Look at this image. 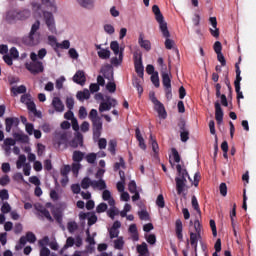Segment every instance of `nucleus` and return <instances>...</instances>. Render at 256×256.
I'll return each mask as SVG.
<instances>
[{
	"label": "nucleus",
	"mask_w": 256,
	"mask_h": 256,
	"mask_svg": "<svg viewBox=\"0 0 256 256\" xmlns=\"http://www.w3.org/2000/svg\"><path fill=\"white\" fill-rule=\"evenodd\" d=\"M37 211L40 212V214L42 215V217H45L46 219H48L50 221V223H53V217L51 216V213H49V210H47V208L43 207V206H37L36 207Z\"/></svg>",
	"instance_id": "22"
},
{
	"label": "nucleus",
	"mask_w": 256,
	"mask_h": 256,
	"mask_svg": "<svg viewBox=\"0 0 256 256\" xmlns=\"http://www.w3.org/2000/svg\"><path fill=\"white\" fill-rule=\"evenodd\" d=\"M92 188L99 189V191H103L104 189H107V184L105 183V180H103V179H100L98 181L93 180Z\"/></svg>",
	"instance_id": "27"
},
{
	"label": "nucleus",
	"mask_w": 256,
	"mask_h": 256,
	"mask_svg": "<svg viewBox=\"0 0 256 256\" xmlns=\"http://www.w3.org/2000/svg\"><path fill=\"white\" fill-rule=\"evenodd\" d=\"M25 161H27V157L25 155H20L16 162L17 169H21V167L25 165Z\"/></svg>",
	"instance_id": "49"
},
{
	"label": "nucleus",
	"mask_w": 256,
	"mask_h": 256,
	"mask_svg": "<svg viewBox=\"0 0 256 256\" xmlns=\"http://www.w3.org/2000/svg\"><path fill=\"white\" fill-rule=\"evenodd\" d=\"M52 215L57 223L61 224L63 222V214L59 210H53Z\"/></svg>",
	"instance_id": "40"
},
{
	"label": "nucleus",
	"mask_w": 256,
	"mask_h": 256,
	"mask_svg": "<svg viewBox=\"0 0 256 256\" xmlns=\"http://www.w3.org/2000/svg\"><path fill=\"white\" fill-rule=\"evenodd\" d=\"M178 176L175 178L176 181V191L178 195H181L185 189H187V178L189 181H192L191 176H189V173L186 169H183L180 164L176 166Z\"/></svg>",
	"instance_id": "2"
},
{
	"label": "nucleus",
	"mask_w": 256,
	"mask_h": 256,
	"mask_svg": "<svg viewBox=\"0 0 256 256\" xmlns=\"http://www.w3.org/2000/svg\"><path fill=\"white\" fill-rule=\"evenodd\" d=\"M1 211L4 214L11 213V205L8 202H3Z\"/></svg>",
	"instance_id": "57"
},
{
	"label": "nucleus",
	"mask_w": 256,
	"mask_h": 256,
	"mask_svg": "<svg viewBox=\"0 0 256 256\" xmlns=\"http://www.w3.org/2000/svg\"><path fill=\"white\" fill-rule=\"evenodd\" d=\"M137 252L139 253V255H147L149 253V248H147V243L143 242L141 245H138Z\"/></svg>",
	"instance_id": "32"
},
{
	"label": "nucleus",
	"mask_w": 256,
	"mask_h": 256,
	"mask_svg": "<svg viewBox=\"0 0 256 256\" xmlns=\"http://www.w3.org/2000/svg\"><path fill=\"white\" fill-rule=\"evenodd\" d=\"M39 29H41V21L36 20L32 26L28 36L24 39V43L26 45H39L41 43V33H39Z\"/></svg>",
	"instance_id": "3"
},
{
	"label": "nucleus",
	"mask_w": 256,
	"mask_h": 256,
	"mask_svg": "<svg viewBox=\"0 0 256 256\" xmlns=\"http://www.w3.org/2000/svg\"><path fill=\"white\" fill-rule=\"evenodd\" d=\"M79 118L86 119L87 118V109L85 107H80L79 109Z\"/></svg>",
	"instance_id": "63"
},
{
	"label": "nucleus",
	"mask_w": 256,
	"mask_h": 256,
	"mask_svg": "<svg viewBox=\"0 0 256 256\" xmlns=\"http://www.w3.org/2000/svg\"><path fill=\"white\" fill-rule=\"evenodd\" d=\"M17 15L18 14L15 11H9L6 14V20L11 23V21H14V19H16Z\"/></svg>",
	"instance_id": "55"
},
{
	"label": "nucleus",
	"mask_w": 256,
	"mask_h": 256,
	"mask_svg": "<svg viewBox=\"0 0 256 256\" xmlns=\"http://www.w3.org/2000/svg\"><path fill=\"white\" fill-rule=\"evenodd\" d=\"M49 41L55 43L56 47H60V49H69L71 47V42L69 40H64L62 43H57V39L54 36L48 37Z\"/></svg>",
	"instance_id": "18"
},
{
	"label": "nucleus",
	"mask_w": 256,
	"mask_h": 256,
	"mask_svg": "<svg viewBox=\"0 0 256 256\" xmlns=\"http://www.w3.org/2000/svg\"><path fill=\"white\" fill-rule=\"evenodd\" d=\"M30 59L32 62L25 64L26 69L30 71L32 75H39V73H43V62L37 60V54L35 52L30 54Z\"/></svg>",
	"instance_id": "5"
},
{
	"label": "nucleus",
	"mask_w": 256,
	"mask_h": 256,
	"mask_svg": "<svg viewBox=\"0 0 256 256\" xmlns=\"http://www.w3.org/2000/svg\"><path fill=\"white\" fill-rule=\"evenodd\" d=\"M136 139L139 142L140 149H147V144H145V139L143 138V135H141V130L139 128H136L135 130Z\"/></svg>",
	"instance_id": "20"
},
{
	"label": "nucleus",
	"mask_w": 256,
	"mask_h": 256,
	"mask_svg": "<svg viewBox=\"0 0 256 256\" xmlns=\"http://www.w3.org/2000/svg\"><path fill=\"white\" fill-rule=\"evenodd\" d=\"M26 91H27V88L23 85L12 88V93H14V95H19L21 93H26Z\"/></svg>",
	"instance_id": "44"
},
{
	"label": "nucleus",
	"mask_w": 256,
	"mask_h": 256,
	"mask_svg": "<svg viewBox=\"0 0 256 256\" xmlns=\"http://www.w3.org/2000/svg\"><path fill=\"white\" fill-rule=\"evenodd\" d=\"M5 123L7 133H11L13 125H19V118H6Z\"/></svg>",
	"instance_id": "24"
},
{
	"label": "nucleus",
	"mask_w": 256,
	"mask_h": 256,
	"mask_svg": "<svg viewBox=\"0 0 256 256\" xmlns=\"http://www.w3.org/2000/svg\"><path fill=\"white\" fill-rule=\"evenodd\" d=\"M129 232L132 233V237L134 241H139V234L137 233V225L131 224L129 227Z\"/></svg>",
	"instance_id": "36"
},
{
	"label": "nucleus",
	"mask_w": 256,
	"mask_h": 256,
	"mask_svg": "<svg viewBox=\"0 0 256 256\" xmlns=\"http://www.w3.org/2000/svg\"><path fill=\"white\" fill-rule=\"evenodd\" d=\"M158 64L161 67L160 73H161L162 79H163V75H167V77H171V72L170 70L167 71V65H165L162 57L158 58Z\"/></svg>",
	"instance_id": "23"
},
{
	"label": "nucleus",
	"mask_w": 256,
	"mask_h": 256,
	"mask_svg": "<svg viewBox=\"0 0 256 256\" xmlns=\"http://www.w3.org/2000/svg\"><path fill=\"white\" fill-rule=\"evenodd\" d=\"M83 157H85V154L81 151H74L73 152V161L74 163H81L83 161Z\"/></svg>",
	"instance_id": "34"
},
{
	"label": "nucleus",
	"mask_w": 256,
	"mask_h": 256,
	"mask_svg": "<svg viewBox=\"0 0 256 256\" xmlns=\"http://www.w3.org/2000/svg\"><path fill=\"white\" fill-rule=\"evenodd\" d=\"M105 101L108 102V105L111 107H117V101L114 98H111L110 96H106Z\"/></svg>",
	"instance_id": "62"
},
{
	"label": "nucleus",
	"mask_w": 256,
	"mask_h": 256,
	"mask_svg": "<svg viewBox=\"0 0 256 256\" xmlns=\"http://www.w3.org/2000/svg\"><path fill=\"white\" fill-rule=\"evenodd\" d=\"M9 183H11V178H9L8 175H4L3 177L0 178V185L2 187L9 185Z\"/></svg>",
	"instance_id": "54"
},
{
	"label": "nucleus",
	"mask_w": 256,
	"mask_h": 256,
	"mask_svg": "<svg viewBox=\"0 0 256 256\" xmlns=\"http://www.w3.org/2000/svg\"><path fill=\"white\" fill-rule=\"evenodd\" d=\"M110 49L113 50L114 55H119L118 58L114 57L111 59L112 65H121L123 63V49L119 48V42L118 41H112L110 44Z\"/></svg>",
	"instance_id": "6"
},
{
	"label": "nucleus",
	"mask_w": 256,
	"mask_h": 256,
	"mask_svg": "<svg viewBox=\"0 0 256 256\" xmlns=\"http://www.w3.org/2000/svg\"><path fill=\"white\" fill-rule=\"evenodd\" d=\"M146 241L150 245H155V243H157V237L155 236V234H149L148 236H146Z\"/></svg>",
	"instance_id": "56"
},
{
	"label": "nucleus",
	"mask_w": 256,
	"mask_h": 256,
	"mask_svg": "<svg viewBox=\"0 0 256 256\" xmlns=\"http://www.w3.org/2000/svg\"><path fill=\"white\" fill-rule=\"evenodd\" d=\"M28 243H35L37 241V237L34 235L33 232H27L26 236H22L20 238V245H26Z\"/></svg>",
	"instance_id": "15"
},
{
	"label": "nucleus",
	"mask_w": 256,
	"mask_h": 256,
	"mask_svg": "<svg viewBox=\"0 0 256 256\" xmlns=\"http://www.w3.org/2000/svg\"><path fill=\"white\" fill-rule=\"evenodd\" d=\"M115 149H117V141L110 140L108 143V151H110L112 155H115Z\"/></svg>",
	"instance_id": "45"
},
{
	"label": "nucleus",
	"mask_w": 256,
	"mask_h": 256,
	"mask_svg": "<svg viewBox=\"0 0 256 256\" xmlns=\"http://www.w3.org/2000/svg\"><path fill=\"white\" fill-rule=\"evenodd\" d=\"M214 107H215V119L218 125H221L223 123V108H221V103H219V101H216L214 104Z\"/></svg>",
	"instance_id": "14"
},
{
	"label": "nucleus",
	"mask_w": 256,
	"mask_h": 256,
	"mask_svg": "<svg viewBox=\"0 0 256 256\" xmlns=\"http://www.w3.org/2000/svg\"><path fill=\"white\" fill-rule=\"evenodd\" d=\"M98 57H100V59H109V57H111V51L107 49H101L98 51Z\"/></svg>",
	"instance_id": "39"
},
{
	"label": "nucleus",
	"mask_w": 256,
	"mask_h": 256,
	"mask_svg": "<svg viewBox=\"0 0 256 256\" xmlns=\"http://www.w3.org/2000/svg\"><path fill=\"white\" fill-rule=\"evenodd\" d=\"M67 133L65 132H60L55 136L54 139V147H56V149H67Z\"/></svg>",
	"instance_id": "8"
},
{
	"label": "nucleus",
	"mask_w": 256,
	"mask_h": 256,
	"mask_svg": "<svg viewBox=\"0 0 256 256\" xmlns=\"http://www.w3.org/2000/svg\"><path fill=\"white\" fill-rule=\"evenodd\" d=\"M86 161L91 164L95 163V161H97V154L95 153L88 154L86 156Z\"/></svg>",
	"instance_id": "60"
},
{
	"label": "nucleus",
	"mask_w": 256,
	"mask_h": 256,
	"mask_svg": "<svg viewBox=\"0 0 256 256\" xmlns=\"http://www.w3.org/2000/svg\"><path fill=\"white\" fill-rule=\"evenodd\" d=\"M85 72L79 70L78 72H76V74L73 77V82L74 83H78V85H85Z\"/></svg>",
	"instance_id": "19"
},
{
	"label": "nucleus",
	"mask_w": 256,
	"mask_h": 256,
	"mask_svg": "<svg viewBox=\"0 0 256 256\" xmlns=\"http://www.w3.org/2000/svg\"><path fill=\"white\" fill-rule=\"evenodd\" d=\"M27 109L30 110L33 115H35L37 117L38 112H37V107L35 106V102H33V100H31L27 105H26Z\"/></svg>",
	"instance_id": "47"
},
{
	"label": "nucleus",
	"mask_w": 256,
	"mask_h": 256,
	"mask_svg": "<svg viewBox=\"0 0 256 256\" xmlns=\"http://www.w3.org/2000/svg\"><path fill=\"white\" fill-rule=\"evenodd\" d=\"M138 216L140 217L141 221H149V212L142 210L138 212Z\"/></svg>",
	"instance_id": "53"
},
{
	"label": "nucleus",
	"mask_w": 256,
	"mask_h": 256,
	"mask_svg": "<svg viewBox=\"0 0 256 256\" xmlns=\"http://www.w3.org/2000/svg\"><path fill=\"white\" fill-rule=\"evenodd\" d=\"M162 83L165 87L167 99H171V97H173V94L171 93V77H168L167 74H163Z\"/></svg>",
	"instance_id": "12"
},
{
	"label": "nucleus",
	"mask_w": 256,
	"mask_h": 256,
	"mask_svg": "<svg viewBox=\"0 0 256 256\" xmlns=\"http://www.w3.org/2000/svg\"><path fill=\"white\" fill-rule=\"evenodd\" d=\"M156 205H158V207H161V209L165 207V198H163V194L158 195L156 199Z\"/></svg>",
	"instance_id": "52"
},
{
	"label": "nucleus",
	"mask_w": 256,
	"mask_h": 256,
	"mask_svg": "<svg viewBox=\"0 0 256 256\" xmlns=\"http://www.w3.org/2000/svg\"><path fill=\"white\" fill-rule=\"evenodd\" d=\"M209 21L212 25V28H210V33H211L212 37H215L216 39H218V37H219V28H217V18L216 17H210Z\"/></svg>",
	"instance_id": "16"
},
{
	"label": "nucleus",
	"mask_w": 256,
	"mask_h": 256,
	"mask_svg": "<svg viewBox=\"0 0 256 256\" xmlns=\"http://www.w3.org/2000/svg\"><path fill=\"white\" fill-rule=\"evenodd\" d=\"M154 109L158 113L159 119H167V110H165V106L161 101L154 104Z\"/></svg>",
	"instance_id": "13"
},
{
	"label": "nucleus",
	"mask_w": 256,
	"mask_h": 256,
	"mask_svg": "<svg viewBox=\"0 0 256 256\" xmlns=\"http://www.w3.org/2000/svg\"><path fill=\"white\" fill-rule=\"evenodd\" d=\"M178 127L180 128V137L183 143L189 141V130L186 128V122L184 119L180 120Z\"/></svg>",
	"instance_id": "11"
},
{
	"label": "nucleus",
	"mask_w": 256,
	"mask_h": 256,
	"mask_svg": "<svg viewBox=\"0 0 256 256\" xmlns=\"http://www.w3.org/2000/svg\"><path fill=\"white\" fill-rule=\"evenodd\" d=\"M82 247L83 246V238L80 235H77L75 238L70 236L66 239V243L64 245V249H69V247Z\"/></svg>",
	"instance_id": "10"
},
{
	"label": "nucleus",
	"mask_w": 256,
	"mask_h": 256,
	"mask_svg": "<svg viewBox=\"0 0 256 256\" xmlns=\"http://www.w3.org/2000/svg\"><path fill=\"white\" fill-rule=\"evenodd\" d=\"M219 189L222 197H227V184L221 183Z\"/></svg>",
	"instance_id": "61"
},
{
	"label": "nucleus",
	"mask_w": 256,
	"mask_h": 256,
	"mask_svg": "<svg viewBox=\"0 0 256 256\" xmlns=\"http://www.w3.org/2000/svg\"><path fill=\"white\" fill-rule=\"evenodd\" d=\"M104 111H111V108L106 100L100 103L99 113H104Z\"/></svg>",
	"instance_id": "43"
},
{
	"label": "nucleus",
	"mask_w": 256,
	"mask_h": 256,
	"mask_svg": "<svg viewBox=\"0 0 256 256\" xmlns=\"http://www.w3.org/2000/svg\"><path fill=\"white\" fill-rule=\"evenodd\" d=\"M176 235L180 241L183 239V222L181 220H176Z\"/></svg>",
	"instance_id": "29"
},
{
	"label": "nucleus",
	"mask_w": 256,
	"mask_h": 256,
	"mask_svg": "<svg viewBox=\"0 0 256 256\" xmlns=\"http://www.w3.org/2000/svg\"><path fill=\"white\" fill-rule=\"evenodd\" d=\"M199 240H197V235H195L194 232H190V243L194 247L195 253H197V243Z\"/></svg>",
	"instance_id": "41"
},
{
	"label": "nucleus",
	"mask_w": 256,
	"mask_h": 256,
	"mask_svg": "<svg viewBox=\"0 0 256 256\" xmlns=\"http://www.w3.org/2000/svg\"><path fill=\"white\" fill-rule=\"evenodd\" d=\"M151 82L153 83L154 87H159L160 83H159V72H154L151 75Z\"/></svg>",
	"instance_id": "46"
},
{
	"label": "nucleus",
	"mask_w": 256,
	"mask_h": 256,
	"mask_svg": "<svg viewBox=\"0 0 256 256\" xmlns=\"http://www.w3.org/2000/svg\"><path fill=\"white\" fill-rule=\"evenodd\" d=\"M88 117L92 122L93 137L94 139H99V137H101V131H103V121L101 117H99V113L96 109H92Z\"/></svg>",
	"instance_id": "4"
},
{
	"label": "nucleus",
	"mask_w": 256,
	"mask_h": 256,
	"mask_svg": "<svg viewBox=\"0 0 256 256\" xmlns=\"http://www.w3.org/2000/svg\"><path fill=\"white\" fill-rule=\"evenodd\" d=\"M52 105L55 111H57L58 113H63V111H65V105H63V102L61 101V99H59V97L53 98Z\"/></svg>",
	"instance_id": "17"
},
{
	"label": "nucleus",
	"mask_w": 256,
	"mask_h": 256,
	"mask_svg": "<svg viewBox=\"0 0 256 256\" xmlns=\"http://www.w3.org/2000/svg\"><path fill=\"white\" fill-rule=\"evenodd\" d=\"M102 199H103V201H107L110 206L115 205V199H113V196H111V191H109V190L103 191Z\"/></svg>",
	"instance_id": "26"
},
{
	"label": "nucleus",
	"mask_w": 256,
	"mask_h": 256,
	"mask_svg": "<svg viewBox=\"0 0 256 256\" xmlns=\"http://www.w3.org/2000/svg\"><path fill=\"white\" fill-rule=\"evenodd\" d=\"M138 43L142 49H145V51H151V41L145 40L143 34L139 35Z\"/></svg>",
	"instance_id": "21"
},
{
	"label": "nucleus",
	"mask_w": 256,
	"mask_h": 256,
	"mask_svg": "<svg viewBox=\"0 0 256 256\" xmlns=\"http://www.w3.org/2000/svg\"><path fill=\"white\" fill-rule=\"evenodd\" d=\"M43 5L52 9V11H57V6L55 5V0H41Z\"/></svg>",
	"instance_id": "42"
},
{
	"label": "nucleus",
	"mask_w": 256,
	"mask_h": 256,
	"mask_svg": "<svg viewBox=\"0 0 256 256\" xmlns=\"http://www.w3.org/2000/svg\"><path fill=\"white\" fill-rule=\"evenodd\" d=\"M80 187H82V189H88L90 187H93V180H91V178L89 177L83 178Z\"/></svg>",
	"instance_id": "30"
},
{
	"label": "nucleus",
	"mask_w": 256,
	"mask_h": 256,
	"mask_svg": "<svg viewBox=\"0 0 256 256\" xmlns=\"http://www.w3.org/2000/svg\"><path fill=\"white\" fill-rule=\"evenodd\" d=\"M51 255V250H49V248L42 246L41 250H40V256H49Z\"/></svg>",
	"instance_id": "64"
},
{
	"label": "nucleus",
	"mask_w": 256,
	"mask_h": 256,
	"mask_svg": "<svg viewBox=\"0 0 256 256\" xmlns=\"http://www.w3.org/2000/svg\"><path fill=\"white\" fill-rule=\"evenodd\" d=\"M43 17L49 31H51V33H57V28L55 27V18L53 17V14L51 12L44 11Z\"/></svg>",
	"instance_id": "9"
},
{
	"label": "nucleus",
	"mask_w": 256,
	"mask_h": 256,
	"mask_svg": "<svg viewBox=\"0 0 256 256\" xmlns=\"http://www.w3.org/2000/svg\"><path fill=\"white\" fill-rule=\"evenodd\" d=\"M123 245H125V242L123 241V237H119L114 241L115 249H123Z\"/></svg>",
	"instance_id": "50"
},
{
	"label": "nucleus",
	"mask_w": 256,
	"mask_h": 256,
	"mask_svg": "<svg viewBox=\"0 0 256 256\" xmlns=\"http://www.w3.org/2000/svg\"><path fill=\"white\" fill-rule=\"evenodd\" d=\"M77 2L79 5H81V7L89 9L90 7H93L95 0H77Z\"/></svg>",
	"instance_id": "33"
},
{
	"label": "nucleus",
	"mask_w": 256,
	"mask_h": 256,
	"mask_svg": "<svg viewBox=\"0 0 256 256\" xmlns=\"http://www.w3.org/2000/svg\"><path fill=\"white\" fill-rule=\"evenodd\" d=\"M106 89L109 91V93H115V91H117V85L115 82H108L106 84Z\"/></svg>",
	"instance_id": "51"
},
{
	"label": "nucleus",
	"mask_w": 256,
	"mask_h": 256,
	"mask_svg": "<svg viewBox=\"0 0 256 256\" xmlns=\"http://www.w3.org/2000/svg\"><path fill=\"white\" fill-rule=\"evenodd\" d=\"M152 12L154 13L155 19L159 24V29L162 33V36L166 39L164 42L166 49H173L175 47V41L171 39V32H169V27H167V22L161 13V9H159V6L154 5L152 7Z\"/></svg>",
	"instance_id": "1"
},
{
	"label": "nucleus",
	"mask_w": 256,
	"mask_h": 256,
	"mask_svg": "<svg viewBox=\"0 0 256 256\" xmlns=\"http://www.w3.org/2000/svg\"><path fill=\"white\" fill-rule=\"evenodd\" d=\"M236 93H237V99H243V92H241V76H239L238 71V78L234 81Z\"/></svg>",
	"instance_id": "25"
},
{
	"label": "nucleus",
	"mask_w": 256,
	"mask_h": 256,
	"mask_svg": "<svg viewBox=\"0 0 256 256\" xmlns=\"http://www.w3.org/2000/svg\"><path fill=\"white\" fill-rule=\"evenodd\" d=\"M91 97V92H89V89H84L83 91H79L76 94V98L79 101H84L85 99H89Z\"/></svg>",
	"instance_id": "28"
},
{
	"label": "nucleus",
	"mask_w": 256,
	"mask_h": 256,
	"mask_svg": "<svg viewBox=\"0 0 256 256\" xmlns=\"http://www.w3.org/2000/svg\"><path fill=\"white\" fill-rule=\"evenodd\" d=\"M192 207L201 216V209L199 208V202L197 201V197L192 196Z\"/></svg>",
	"instance_id": "48"
},
{
	"label": "nucleus",
	"mask_w": 256,
	"mask_h": 256,
	"mask_svg": "<svg viewBox=\"0 0 256 256\" xmlns=\"http://www.w3.org/2000/svg\"><path fill=\"white\" fill-rule=\"evenodd\" d=\"M67 229H68L69 233H75V231H77V229H79V225L77 224V222L71 221V222L67 223Z\"/></svg>",
	"instance_id": "38"
},
{
	"label": "nucleus",
	"mask_w": 256,
	"mask_h": 256,
	"mask_svg": "<svg viewBox=\"0 0 256 256\" xmlns=\"http://www.w3.org/2000/svg\"><path fill=\"white\" fill-rule=\"evenodd\" d=\"M19 19H29L31 17V11L23 10L22 12L18 13Z\"/></svg>",
	"instance_id": "59"
},
{
	"label": "nucleus",
	"mask_w": 256,
	"mask_h": 256,
	"mask_svg": "<svg viewBox=\"0 0 256 256\" xmlns=\"http://www.w3.org/2000/svg\"><path fill=\"white\" fill-rule=\"evenodd\" d=\"M143 54L141 52H135L134 53V65H135V71L143 79V73L145 69L143 68Z\"/></svg>",
	"instance_id": "7"
},
{
	"label": "nucleus",
	"mask_w": 256,
	"mask_h": 256,
	"mask_svg": "<svg viewBox=\"0 0 256 256\" xmlns=\"http://www.w3.org/2000/svg\"><path fill=\"white\" fill-rule=\"evenodd\" d=\"M111 208L107 211V215L108 217H110V219H115V215H119V209H117V207H115V205L110 206Z\"/></svg>",
	"instance_id": "37"
},
{
	"label": "nucleus",
	"mask_w": 256,
	"mask_h": 256,
	"mask_svg": "<svg viewBox=\"0 0 256 256\" xmlns=\"http://www.w3.org/2000/svg\"><path fill=\"white\" fill-rule=\"evenodd\" d=\"M150 143L152 145L154 157H157V153H159V144H157V140H155V138H153V134L150 135Z\"/></svg>",
	"instance_id": "31"
},
{
	"label": "nucleus",
	"mask_w": 256,
	"mask_h": 256,
	"mask_svg": "<svg viewBox=\"0 0 256 256\" xmlns=\"http://www.w3.org/2000/svg\"><path fill=\"white\" fill-rule=\"evenodd\" d=\"M107 207V203H100L96 207V213H105V211H107Z\"/></svg>",
	"instance_id": "58"
},
{
	"label": "nucleus",
	"mask_w": 256,
	"mask_h": 256,
	"mask_svg": "<svg viewBox=\"0 0 256 256\" xmlns=\"http://www.w3.org/2000/svg\"><path fill=\"white\" fill-rule=\"evenodd\" d=\"M13 137L16 141H22V143H27V141H29V137L23 133H14Z\"/></svg>",
	"instance_id": "35"
}]
</instances>
